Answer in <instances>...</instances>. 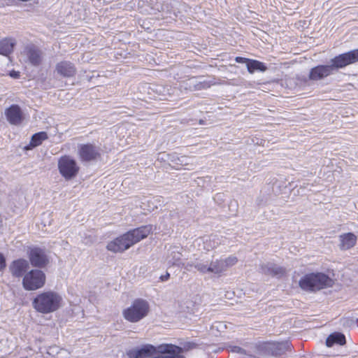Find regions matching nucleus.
<instances>
[{"label":"nucleus","instance_id":"obj_5","mask_svg":"<svg viewBox=\"0 0 358 358\" xmlns=\"http://www.w3.org/2000/svg\"><path fill=\"white\" fill-rule=\"evenodd\" d=\"M333 280L323 273H311L303 275L299 280V287L305 291L315 292L333 285Z\"/></svg>","mask_w":358,"mask_h":358},{"label":"nucleus","instance_id":"obj_7","mask_svg":"<svg viewBox=\"0 0 358 358\" xmlns=\"http://www.w3.org/2000/svg\"><path fill=\"white\" fill-rule=\"evenodd\" d=\"M45 273L38 269L27 272L22 279V285L26 290L32 291L43 287L45 283Z\"/></svg>","mask_w":358,"mask_h":358},{"label":"nucleus","instance_id":"obj_2","mask_svg":"<svg viewBox=\"0 0 358 358\" xmlns=\"http://www.w3.org/2000/svg\"><path fill=\"white\" fill-rule=\"evenodd\" d=\"M152 231V225L141 226L131 229L109 242L106 248L113 252H123L134 244L148 237Z\"/></svg>","mask_w":358,"mask_h":358},{"label":"nucleus","instance_id":"obj_21","mask_svg":"<svg viewBox=\"0 0 358 358\" xmlns=\"http://www.w3.org/2000/svg\"><path fill=\"white\" fill-rule=\"evenodd\" d=\"M289 349L290 345L288 341L272 343L269 347V350L271 351L272 355L275 356L281 355Z\"/></svg>","mask_w":358,"mask_h":358},{"label":"nucleus","instance_id":"obj_29","mask_svg":"<svg viewBox=\"0 0 358 358\" xmlns=\"http://www.w3.org/2000/svg\"><path fill=\"white\" fill-rule=\"evenodd\" d=\"M197 347V344L193 342H187L183 344V347H180L182 348L183 352L187 351L194 348H196Z\"/></svg>","mask_w":358,"mask_h":358},{"label":"nucleus","instance_id":"obj_23","mask_svg":"<svg viewBox=\"0 0 358 358\" xmlns=\"http://www.w3.org/2000/svg\"><path fill=\"white\" fill-rule=\"evenodd\" d=\"M345 342V337L343 334L335 332L328 336L326 340V345L327 347H331L334 343L343 345Z\"/></svg>","mask_w":358,"mask_h":358},{"label":"nucleus","instance_id":"obj_20","mask_svg":"<svg viewBox=\"0 0 358 358\" xmlns=\"http://www.w3.org/2000/svg\"><path fill=\"white\" fill-rule=\"evenodd\" d=\"M15 44V40L13 38H3L0 41V54L8 57L13 52Z\"/></svg>","mask_w":358,"mask_h":358},{"label":"nucleus","instance_id":"obj_37","mask_svg":"<svg viewBox=\"0 0 358 358\" xmlns=\"http://www.w3.org/2000/svg\"><path fill=\"white\" fill-rule=\"evenodd\" d=\"M170 277V274L169 273H166L165 275H162L160 277V279L162 281H166Z\"/></svg>","mask_w":358,"mask_h":358},{"label":"nucleus","instance_id":"obj_6","mask_svg":"<svg viewBox=\"0 0 358 358\" xmlns=\"http://www.w3.org/2000/svg\"><path fill=\"white\" fill-rule=\"evenodd\" d=\"M150 306L147 301L137 299L134 301L131 306L123 311L125 320L131 322H137L148 314Z\"/></svg>","mask_w":358,"mask_h":358},{"label":"nucleus","instance_id":"obj_14","mask_svg":"<svg viewBox=\"0 0 358 358\" xmlns=\"http://www.w3.org/2000/svg\"><path fill=\"white\" fill-rule=\"evenodd\" d=\"M223 236L212 234L199 238L196 241L198 242L199 245L201 242H202L203 249L207 251H210L221 245L223 242Z\"/></svg>","mask_w":358,"mask_h":358},{"label":"nucleus","instance_id":"obj_26","mask_svg":"<svg viewBox=\"0 0 358 358\" xmlns=\"http://www.w3.org/2000/svg\"><path fill=\"white\" fill-rule=\"evenodd\" d=\"M194 268L201 273H208L209 264L196 259L194 263Z\"/></svg>","mask_w":358,"mask_h":358},{"label":"nucleus","instance_id":"obj_3","mask_svg":"<svg viewBox=\"0 0 358 358\" xmlns=\"http://www.w3.org/2000/svg\"><path fill=\"white\" fill-rule=\"evenodd\" d=\"M183 350L174 345H162L157 348L147 345L140 349L129 350L127 353L130 358H185L182 355Z\"/></svg>","mask_w":358,"mask_h":358},{"label":"nucleus","instance_id":"obj_11","mask_svg":"<svg viewBox=\"0 0 358 358\" xmlns=\"http://www.w3.org/2000/svg\"><path fill=\"white\" fill-rule=\"evenodd\" d=\"M259 272L266 275L280 278L286 273V268L271 262L259 265Z\"/></svg>","mask_w":358,"mask_h":358},{"label":"nucleus","instance_id":"obj_18","mask_svg":"<svg viewBox=\"0 0 358 358\" xmlns=\"http://www.w3.org/2000/svg\"><path fill=\"white\" fill-rule=\"evenodd\" d=\"M182 248L178 246H171L168 250L167 261L169 264L180 266L182 264Z\"/></svg>","mask_w":358,"mask_h":358},{"label":"nucleus","instance_id":"obj_28","mask_svg":"<svg viewBox=\"0 0 358 358\" xmlns=\"http://www.w3.org/2000/svg\"><path fill=\"white\" fill-rule=\"evenodd\" d=\"M225 270L234 266L238 262V258L234 255L229 256L224 259H222Z\"/></svg>","mask_w":358,"mask_h":358},{"label":"nucleus","instance_id":"obj_35","mask_svg":"<svg viewBox=\"0 0 358 358\" xmlns=\"http://www.w3.org/2000/svg\"><path fill=\"white\" fill-rule=\"evenodd\" d=\"M208 87V85L207 83H200L195 85V90H201L203 88H206Z\"/></svg>","mask_w":358,"mask_h":358},{"label":"nucleus","instance_id":"obj_17","mask_svg":"<svg viewBox=\"0 0 358 358\" xmlns=\"http://www.w3.org/2000/svg\"><path fill=\"white\" fill-rule=\"evenodd\" d=\"M338 248L341 250H348L353 248L357 241V237L351 232L344 233L338 236Z\"/></svg>","mask_w":358,"mask_h":358},{"label":"nucleus","instance_id":"obj_12","mask_svg":"<svg viewBox=\"0 0 358 358\" xmlns=\"http://www.w3.org/2000/svg\"><path fill=\"white\" fill-rule=\"evenodd\" d=\"M29 268L28 261L24 259H18L10 264L9 271L13 277L20 278L24 276Z\"/></svg>","mask_w":358,"mask_h":358},{"label":"nucleus","instance_id":"obj_9","mask_svg":"<svg viewBox=\"0 0 358 358\" xmlns=\"http://www.w3.org/2000/svg\"><path fill=\"white\" fill-rule=\"evenodd\" d=\"M78 154L81 160L84 162L96 160L101 156L99 148L92 144L81 145Z\"/></svg>","mask_w":358,"mask_h":358},{"label":"nucleus","instance_id":"obj_4","mask_svg":"<svg viewBox=\"0 0 358 358\" xmlns=\"http://www.w3.org/2000/svg\"><path fill=\"white\" fill-rule=\"evenodd\" d=\"M62 297L53 291L38 294L33 300L32 306L38 313L48 314L58 310L62 304Z\"/></svg>","mask_w":358,"mask_h":358},{"label":"nucleus","instance_id":"obj_31","mask_svg":"<svg viewBox=\"0 0 358 358\" xmlns=\"http://www.w3.org/2000/svg\"><path fill=\"white\" fill-rule=\"evenodd\" d=\"M170 155L166 152H162L158 155L157 160L170 162Z\"/></svg>","mask_w":358,"mask_h":358},{"label":"nucleus","instance_id":"obj_10","mask_svg":"<svg viewBox=\"0 0 358 358\" xmlns=\"http://www.w3.org/2000/svg\"><path fill=\"white\" fill-rule=\"evenodd\" d=\"M29 259L31 265L34 267L43 268L48 263V259L45 252L38 248L30 249Z\"/></svg>","mask_w":358,"mask_h":358},{"label":"nucleus","instance_id":"obj_34","mask_svg":"<svg viewBox=\"0 0 358 358\" xmlns=\"http://www.w3.org/2000/svg\"><path fill=\"white\" fill-rule=\"evenodd\" d=\"M6 267V259L3 255L0 253V271Z\"/></svg>","mask_w":358,"mask_h":358},{"label":"nucleus","instance_id":"obj_25","mask_svg":"<svg viewBox=\"0 0 358 358\" xmlns=\"http://www.w3.org/2000/svg\"><path fill=\"white\" fill-rule=\"evenodd\" d=\"M170 162L180 166L188 165L187 156L184 155L179 157L176 153L170 155Z\"/></svg>","mask_w":358,"mask_h":358},{"label":"nucleus","instance_id":"obj_27","mask_svg":"<svg viewBox=\"0 0 358 358\" xmlns=\"http://www.w3.org/2000/svg\"><path fill=\"white\" fill-rule=\"evenodd\" d=\"M82 241L86 245H90L93 244L96 240V237L92 232H85L82 235Z\"/></svg>","mask_w":358,"mask_h":358},{"label":"nucleus","instance_id":"obj_32","mask_svg":"<svg viewBox=\"0 0 358 358\" xmlns=\"http://www.w3.org/2000/svg\"><path fill=\"white\" fill-rule=\"evenodd\" d=\"M194 262H187V263H185V262H182V264H181V265L180 266L183 268H185L187 271H192V268H194Z\"/></svg>","mask_w":358,"mask_h":358},{"label":"nucleus","instance_id":"obj_36","mask_svg":"<svg viewBox=\"0 0 358 358\" xmlns=\"http://www.w3.org/2000/svg\"><path fill=\"white\" fill-rule=\"evenodd\" d=\"M10 76L14 78H19L20 76V73L18 71H13L10 73Z\"/></svg>","mask_w":358,"mask_h":358},{"label":"nucleus","instance_id":"obj_13","mask_svg":"<svg viewBox=\"0 0 358 358\" xmlns=\"http://www.w3.org/2000/svg\"><path fill=\"white\" fill-rule=\"evenodd\" d=\"M55 72L64 78L76 76L77 70L75 65L69 61H62L55 65Z\"/></svg>","mask_w":358,"mask_h":358},{"label":"nucleus","instance_id":"obj_22","mask_svg":"<svg viewBox=\"0 0 358 358\" xmlns=\"http://www.w3.org/2000/svg\"><path fill=\"white\" fill-rule=\"evenodd\" d=\"M226 270L224 266L222 259H216L211 261L209 264L208 273H213L217 275H221Z\"/></svg>","mask_w":358,"mask_h":358},{"label":"nucleus","instance_id":"obj_30","mask_svg":"<svg viewBox=\"0 0 358 358\" xmlns=\"http://www.w3.org/2000/svg\"><path fill=\"white\" fill-rule=\"evenodd\" d=\"M230 351L234 353H238L241 355H247L245 350L241 348L239 346H230Z\"/></svg>","mask_w":358,"mask_h":358},{"label":"nucleus","instance_id":"obj_8","mask_svg":"<svg viewBox=\"0 0 358 358\" xmlns=\"http://www.w3.org/2000/svg\"><path fill=\"white\" fill-rule=\"evenodd\" d=\"M59 173L66 180L74 178L79 171V166L75 159L69 155L61 157L58 160Z\"/></svg>","mask_w":358,"mask_h":358},{"label":"nucleus","instance_id":"obj_15","mask_svg":"<svg viewBox=\"0 0 358 358\" xmlns=\"http://www.w3.org/2000/svg\"><path fill=\"white\" fill-rule=\"evenodd\" d=\"M25 52L29 62L33 65L38 66L43 61V53L41 50L34 45L28 46Z\"/></svg>","mask_w":358,"mask_h":358},{"label":"nucleus","instance_id":"obj_24","mask_svg":"<svg viewBox=\"0 0 358 358\" xmlns=\"http://www.w3.org/2000/svg\"><path fill=\"white\" fill-rule=\"evenodd\" d=\"M247 69L249 73H252L255 71H265L267 67L261 62L250 59L247 65Z\"/></svg>","mask_w":358,"mask_h":358},{"label":"nucleus","instance_id":"obj_1","mask_svg":"<svg viewBox=\"0 0 358 358\" xmlns=\"http://www.w3.org/2000/svg\"><path fill=\"white\" fill-rule=\"evenodd\" d=\"M357 62H358V49L336 56L330 60L329 64L318 65L312 68L308 78L310 80L317 81L331 75L334 71Z\"/></svg>","mask_w":358,"mask_h":358},{"label":"nucleus","instance_id":"obj_33","mask_svg":"<svg viewBox=\"0 0 358 358\" xmlns=\"http://www.w3.org/2000/svg\"><path fill=\"white\" fill-rule=\"evenodd\" d=\"M235 61L238 63H246V64L248 65V62L250 61V59L245 57H236L235 58Z\"/></svg>","mask_w":358,"mask_h":358},{"label":"nucleus","instance_id":"obj_16","mask_svg":"<svg viewBox=\"0 0 358 358\" xmlns=\"http://www.w3.org/2000/svg\"><path fill=\"white\" fill-rule=\"evenodd\" d=\"M8 121L14 125H19L23 120V115L21 108L17 105H12L6 111Z\"/></svg>","mask_w":358,"mask_h":358},{"label":"nucleus","instance_id":"obj_19","mask_svg":"<svg viewBox=\"0 0 358 358\" xmlns=\"http://www.w3.org/2000/svg\"><path fill=\"white\" fill-rule=\"evenodd\" d=\"M48 136L46 132L41 131L34 134L31 138L29 143L24 146V150H30L42 144L43 141L48 139Z\"/></svg>","mask_w":358,"mask_h":358}]
</instances>
